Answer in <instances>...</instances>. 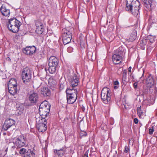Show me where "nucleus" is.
<instances>
[{
    "label": "nucleus",
    "mask_w": 157,
    "mask_h": 157,
    "mask_svg": "<svg viewBox=\"0 0 157 157\" xmlns=\"http://www.w3.org/2000/svg\"><path fill=\"white\" fill-rule=\"evenodd\" d=\"M17 83L16 79L15 78H11L8 83V86H17Z\"/></svg>",
    "instance_id": "b1692460"
},
{
    "label": "nucleus",
    "mask_w": 157,
    "mask_h": 157,
    "mask_svg": "<svg viewBox=\"0 0 157 157\" xmlns=\"http://www.w3.org/2000/svg\"><path fill=\"white\" fill-rule=\"evenodd\" d=\"M146 83L148 86L151 87L154 84V81L152 76L149 75L146 79Z\"/></svg>",
    "instance_id": "4be33fe9"
},
{
    "label": "nucleus",
    "mask_w": 157,
    "mask_h": 157,
    "mask_svg": "<svg viewBox=\"0 0 157 157\" xmlns=\"http://www.w3.org/2000/svg\"><path fill=\"white\" fill-rule=\"evenodd\" d=\"M35 25L36 32L38 34H41L44 31V26L42 22L38 20H36Z\"/></svg>",
    "instance_id": "9d476101"
},
{
    "label": "nucleus",
    "mask_w": 157,
    "mask_h": 157,
    "mask_svg": "<svg viewBox=\"0 0 157 157\" xmlns=\"http://www.w3.org/2000/svg\"><path fill=\"white\" fill-rule=\"evenodd\" d=\"M92 55H93V53L91 52H90L89 53H88V56H89L90 55H91V56L92 57Z\"/></svg>",
    "instance_id": "a18cd8bd"
},
{
    "label": "nucleus",
    "mask_w": 157,
    "mask_h": 157,
    "mask_svg": "<svg viewBox=\"0 0 157 157\" xmlns=\"http://www.w3.org/2000/svg\"><path fill=\"white\" fill-rule=\"evenodd\" d=\"M8 87L9 92L11 94L14 95L17 93V86H13L10 87L8 86Z\"/></svg>",
    "instance_id": "5701e85b"
},
{
    "label": "nucleus",
    "mask_w": 157,
    "mask_h": 157,
    "mask_svg": "<svg viewBox=\"0 0 157 157\" xmlns=\"http://www.w3.org/2000/svg\"><path fill=\"white\" fill-rule=\"evenodd\" d=\"M131 69H132V68H131V67H130L128 68V71L129 73L131 72Z\"/></svg>",
    "instance_id": "de8ad7c7"
},
{
    "label": "nucleus",
    "mask_w": 157,
    "mask_h": 157,
    "mask_svg": "<svg viewBox=\"0 0 157 157\" xmlns=\"http://www.w3.org/2000/svg\"><path fill=\"white\" fill-rule=\"evenodd\" d=\"M25 138L23 135H20L16 140V145L19 147H21L26 145Z\"/></svg>",
    "instance_id": "1a4fd4ad"
},
{
    "label": "nucleus",
    "mask_w": 157,
    "mask_h": 157,
    "mask_svg": "<svg viewBox=\"0 0 157 157\" xmlns=\"http://www.w3.org/2000/svg\"><path fill=\"white\" fill-rule=\"evenodd\" d=\"M48 83L50 86L54 87L56 86V81L52 78H49L48 80Z\"/></svg>",
    "instance_id": "2f4dec72"
},
{
    "label": "nucleus",
    "mask_w": 157,
    "mask_h": 157,
    "mask_svg": "<svg viewBox=\"0 0 157 157\" xmlns=\"http://www.w3.org/2000/svg\"><path fill=\"white\" fill-rule=\"evenodd\" d=\"M110 94L107 88H104L101 92V98L102 101L105 104H107L110 100Z\"/></svg>",
    "instance_id": "6e6552de"
},
{
    "label": "nucleus",
    "mask_w": 157,
    "mask_h": 157,
    "mask_svg": "<svg viewBox=\"0 0 157 157\" xmlns=\"http://www.w3.org/2000/svg\"><path fill=\"white\" fill-rule=\"evenodd\" d=\"M70 49H72V48L71 47H70V48H68L67 50L69 52V50H70Z\"/></svg>",
    "instance_id": "8fccbe9b"
},
{
    "label": "nucleus",
    "mask_w": 157,
    "mask_h": 157,
    "mask_svg": "<svg viewBox=\"0 0 157 157\" xmlns=\"http://www.w3.org/2000/svg\"><path fill=\"white\" fill-rule=\"evenodd\" d=\"M141 106L140 107H138L137 108V113L140 117H141V116L143 115V112L142 110L141 109Z\"/></svg>",
    "instance_id": "f704fd0d"
},
{
    "label": "nucleus",
    "mask_w": 157,
    "mask_h": 157,
    "mask_svg": "<svg viewBox=\"0 0 157 157\" xmlns=\"http://www.w3.org/2000/svg\"><path fill=\"white\" fill-rule=\"evenodd\" d=\"M70 81L71 86L75 87L78 85L79 82V78L76 75H75L71 78Z\"/></svg>",
    "instance_id": "2eb2a0df"
},
{
    "label": "nucleus",
    "mask_w": 157,
    "mask_h": 157,
    "mask_svg": "<svg viewBox=\"0 0 157 157\" xmlns=\"http://www.w3.org/2000/svg\"><path fill=\"white\" fill-rule=\"evenodd\" d=\"M126 10L130 11L134 15H137L140 6L137 0H126Z\"/></svg>",
    "instance_id": "f257e3e1"
},
{
    "label": "nucleus",
    "mask_w": 157,
    "mask_h": 157,
    "mask_svg": "<svg viewBox=\"0 0 157 157\" xmlns=\"http://www.w3.org/2000/svg\"><path fill=\"white\" fill-rule=\"evenodd\" d=\"M133 86L135 89H136L138 85V83L137 82H135L133 84Z\"/></svg>",
    "instance_id": "79ce46f5"
},
{
    "label": "nucleus",
    "mask_w": 157,
    "mask_h": 157,
    "mask_svg": "<svg viewBox=\"0 0 157 157\" xmlns=\"http://www.w3.org/2000/svg\"><path fill=\"white\" fill-rule=\"evenodd\" d=\"M35 154L33 151L28 149L24 155V157H35Z\"/></svg>",
    "instance_id": "393cba45"
},
{
    "label": "nucleus",
    "mask_w": 157,
    "mask_h": 157,
    "mask_svg": "<svg viewBox=\"0 0 157 157\" xmlns=\"http://www.w3.org/2000/svg\"><path fill=\"white\" fill-rule=\"evenodd\" d=\"M15 123V121L12 119H9L7 120L3 126V129L4 130H7L9 128L13 125Z\"/></svg>",
    "instance_id": "f8f14e48"
},
{
    "label": "nucleus",
    "mask_w": 157,
    "mask_h": 157,
    "mask_svg": "<svg viewBox=\"0 0 157 157\" xmlns=\"http://www.w3.org/2000/svg\"><path fill=\"white\" fill-rule=\"evenodd\" d=\"M77 96L67 95V102L68 104H72L76 101Z\"/></svg>",
    "instance_id": "aec40b11"
},
{
    "label": "nucleus",
    "mask_w": 157,
    "mask_h": 157,
    "mask_svg": "<svg viewBox=\"0 0 157 157\" xmlns=\"http://www.w3.org/2000/svg\"><path fill=\"white\" fill-rule=\"evenodd\" d=\"M118 87H119L118 86H114V88L115 89H117Z\"/></svg>",
    "instance_id": "09e8293b"
},
{
    "label": "nucleus",
    "mask_w": 157,
    "mask_h": 157,
    "mask_svg": "<svg viewBox=\"0 0 157 157\" xmlns=\"http://www.w3.org/2000/svg\"><path fill=\"white\" fill-rule=\"evenodd\" d=\"M146 102L147 101V105H153L155 102V100L153 98L151 99L147 98L146 100L145 101Z\"/></svg>",
    "instance_id": "473e14b6"
},
{
    "label": "nucleus",
    "mask_w": 157,
    "mask_h": 157,
    "mask_svg": "<svg viewBox=\"0 0 157 157\" xmlns=\"http://www.w3.org/2000/svg\"><path fill=\"white\" fill-rule=\"evenodd\" d=\"M66 147H62L59 150L54 149V152L55 155L60 157L64 155L66 152Z\"/></svg>",
    "instance_id": "dca6fc26"
},
{
    "label": "nucleus",
    "mask_w": 157,
    "mask_h": 157,
    "mask_svg": "<svg viewBox=\"0 0 157 157\" xmlns=\"http://www.w3.org/2000/svg\"><path fill=\"white\" fill-rule=\"evenodd\" d=\"M32 72L28 67L24 68L22 71L21 77L23 82L26 84L29 83L31 80Z\"/></svg>",
    "instance_id": "39448f33"
},
{
    "label": "nucleus",
    "mask_w": 157,
    "mask_h": 157,
    "mask_svg": "<svg viewBox=\"0 0 157 157\" xmlns=\"http://www.w3.org/2000/svg\"><path fill=\"white\" fill-rule=\"evenodd\" d=\"M74 87L71 86L69 88H67L66 90L67 95L77 96V90L73 88Z\"/></svg>",
    "instance_id": "a211bd4d"
},
{
    "label": "nucleus",
    "mask_w": 157,
    "mask_h": 157,
    "mask_svg": "<svg viewBox=\"0 0 157 157\" xmlns=\"http://www.w3.org/2000/svg\"><path fill=\"white\" fill-rule=\"evenodd\" d=\"M58 63V59L54 56H51L48 59V65L57 66Z\"/></svg>",
    "instance_id": "f3484780"
},
{
    "label": "nucleus",
    "mask_w": 157,
    "mask_h": 157,
    "mask_svg": "<svg viewBox=\"0 0 157 157\" xmlns=\"http://www.w3.org/2000/svg\"><path fill=\"white\" fill-rule=\"evenodd\" d=\"M127 70H124L123 71V73L122 74V82L123 84H125L126 82V75H127Z\"/></svg>",
    "instance_id": "7c9ffc66"
},
{
    "label": "nucleus",
    "mask_w": 157,
    "mask_h": 157,
    "mask_svg": "<svg viewBox=\"0 0 157 157\" xmlns=\"http://www.w3.org/2000/svg\"><path fill=\"white\" fill-rule=\"evenodd\" d=\"M88 151H86L83 157H88Z\"/></svg>",
    "instance_id": "a19ab883"
},
{
    "label": "nucleus",
    "mask_w": 157,
    "mask_h": 157,
    "mask_svg": "<svg viewBox=\"0 0 157 157\" xmlns=\"http://www.w3.org/2000/svg\"><path fill=\"white\" fill-rule=\"evenodd\" d=\"M123 49V48L121 47L119 48L116 50L115 53L113 55L112 60L114 64H118L121 62Z\"/></svg>",
    "instance_id": "423d86ee"
},
{
    "label": "nucleus",
    "mask_w": 157,
    "mask_h": 157,
    "mask_svg": "<svg viewBox=\"0 0 157 157\" xmlns=\"http://www.w3.org/2000/svg\"><path fill=\"white\" fill-rule=\"evenodd\" d=\"M40 92L44 96H48L50 94V90L47 87L41 88Z\"/></svg>",
    "instance_id": "412c9836"
},
{
    "label": "nucleus",
    "mask_w": 157,
    "mask_h": 157,
    "mask_svg": "<svg viewBox=\"0 0 157 157\" xmlns=\"http://www.w3.org/2000/svg\"><path fill=\"white\" fill-rule=\"evenodd\" d=\"M72 30V29H71ZM63 36V42L64 45L69 43L71 41L72 34L71 33L72 31L71 29L68 28V29H64L62 30Z\"/></svg>",
    "instance_id": "0eeeda50"
},
{
    "label": "nucleus",
    "mask_w": 157,
    "mask_h": 157,
    "mask_svg": "<svg viewBox=\"0 0 157 157\" xmlns=\"http://www.w3.org/2000/svg\"><path fill=\"white\" fill-rule=\"evenodd\" d=\"M148 38L145 39L140 41V45L143 49L145 48V46L148 42Z\"/></svg>",
    "instance_id": "cd10ccee"
},
{
    "label": "nucleus",
    "mask_w": 157,
    "mask_h": 157,
    "mask_svg": "<svg viewBox=\"0 0 157 157\" xmlns=\"http://www.w3.org/2000/svg\"><path fill=\"white\" fill-rule=\"evenodd\" d=\"M134 122L136 124H137L138 122V119L136 118H135L134 119Z\"/></svg>",
    "instance_id": "37998d69"
},
{
    "label": "nucleus",
    "mask_w": 157,
    "mask_h": 157,
    "mask_svg": "<svg viewBox=\"0 0 157 157\" xmlns=\"http://www.w3.org/2000/svg\"><path fill=\"white\" fill-rule=\"evenodd\" d=\"M80 135L81 136H86V132L85 131H82L80 133Z\"/></svg>",
    "instance_id": "4c0bfd02"
},
{
    "label": "nucleus",
    "mask_w": 157,
    "mask_h": 157,
    "mask_svg": "<svg viewBox=\"0 0 157 157\" xmlns=\"http://www.w3.org/2000/svg\"><path fill=\"white\" fill-rule=\"evenodd\" d=\"M145 6L149 10H151L155 6L152 3V0H142Z\"/></svg>",
    "instance_id": "6ab92c4d"
},
{
    "label": "nucleus",
    "mask_w": 157,
    "mask_h": 157,
    "mask_svg": "<svg viewBox=\"0 0 157 157\" xmlns=\"http://www.w3.org/2000/svg\"><path fill=\"white\" fill-rule=\"evenodd\" d=\"M21 25V23L16 18H11L9 20L8 27L10 30L13 33H16L19 31Z\"/></svg>",
    "instance_id": "7ed1b4c3"
},
{
    "label": "nucleus",
    "mask_w": 157,
    "mask_h": 157,
    "mask_svg": "<svg viewBox=\"0 0 157 157\" xmlns=\"http://www.w3.org/2000/svg\"><path fill=\"white\" fill-rule=\"evenodd\" d=\"M49 67L48 70L50 73L53 74L56 71L57 66L48 65Z\"/></svg>",
    "instance_id": "c85d7f7f"
},
{
    "label": "nucleus",
    "mask_w": 157,
    "mask_h": 157,
    "mask_svg": "<svg viewBox=\"0 0 157 157\" xmlns=\"http://www.w3.org/2000/svg\"><path fill=\"white\" fill-rule=\"evenodd\" d=\"M47 69L45 67V70L46 71H47Z\"/></svg>",
    "instance_id": "3c124183"
},
{
    "label": "nucleus",
    "mask_w": 157,
    "mask_h": 157,
    "mask_svg": "<svg viewBox=\"0 0 157 157\" xmlns=\"http://www.w3.org/2000/svg\"><path fill=\"white\" fill-rule=\"evenodd\" d=\"M24 112V107L23 105H20L17 110V112L18 115L23 114Z\"/></svg>",
    "instance_id": "a878e982"
},
{
    "label": "nucleus",
    "mask_w": 157,
    "mask_h": 157,
    "mask_svg": "<svg viewBox=\"0 0 157 157\" xmlns=\"http://www.w3.org/2000/svg\"><path fill=\"white\" fill-rule=\"evenodd\" d=\"M50 108V105L48 101H45L43 102L40 105L39 116H40L43 117L45 116L47 117L49 112Z\"/></svg>",
    "instance_id": "20e7f679"
},
{
    "label": "nucleus",
    "mask_w": 157,
    "mask_h": 157,
    "mask_svg": "<svg viewBox=\"0 0 157 157\" xmlns=\"http://www.w3.org/2000/svg\"><path fill=\"white\" fill-rule=\"evenodd\" d=\"M29 101L31 103H35L38 99V95L34 92H31L29 95Z\"/></svg>",
    "instance_id": "ddd939ff"
},
{
    "label": "nucleus",
    "mask_w": 157,
    "mask_h": 157,
    "mask_svg": "<svg viewBox=\"0 0 157 157\" xmlns=\"http://www.w3.org/2000/svg\"><path fill=\"white\" fill-rule=\"evenodd\" d=\"M81 108H82V111H83L84 112L85 110V107L84 106H82Z\"/></svg>",
    "instance_id": "49530a36"
},
{
    "label": "nucleus",
    "mask_w": 157,
    "mask_h": 157,
    "mask_svg": "<svg viewBox=\"0 0 157 157\" xmlns=\"http://www.w3.org/2000/svg\"><path fill=\"white\" fill-rule=\"evenodd\" d=\"M154 131L153 126H152L151 128L149 129V134L150 135L152 134Z\"/></svg>",
    "instance_id": "ea45409f"
},
{
    "label": "nucleus",
    "mask_w": 157,
    "mask_h": 157,
    "mask_svg": "<svg viewBox=\"0 0 157 157\" xmlns=\"http://www.w3.org/2000/svg\"><path fill=\"white\" fill-rule=\"evenodd\" d=\"M114 84L115 85L118 86V85L119 84V82L118 81H116L114 82Z\"/></svg>",
    "instance_id": "c03bdc74"
},
{
    "label": "nucleus",
    "mask_w": 157,
    "mask_h": 157,
    "mask_svg": "<svg viewBox=\"0 0 157 157\" xmlns=\"http://www.w3.org/2000/svg\"><path fill=\"white\" fill-rule=\"evenodd\" d=\"M66 82L64 79H60L59 81V85L60 90H63L65 86Z\"/></svg>",
    "instance_id": "bb28decb"
},
{
    "label": "nucleus",
    "mask_w": 157,
    "mask_h": 157,
    "mask_svg": "<svg viewBox=\"0 0 157 157\" xmlns=\"http://www.w3.org/2000/svg\"><path fill=\"white\" fill-rule=\"evenodd\" d=\"M150 37H151L150 38L148 39V42L150 41L151 43H153L155 40L153 36H150Z\"/></svg>",
    "instance_id": "e433bc0d"
},
{
    "label": "nucleus",
    "mask_w": 157,
    "mask_h": 157,
    "mask_svg": "<svg viewBox=\"0 0 157 157\" xmlns=\"http://www.w3.org/2000/svg\"><path fill=\"white\" fill-rule=\"evenodd\" d=\"M27 150H28L26 149L25 148H22L20 150L19 152L24 157V155H25V154Z\"/></svg>",
    "instance_id": "72a5a7b5"
},
{
    "label": "nucleus",
    "mask_w": 157,
    "mask_h": 157,
    "mask_svg": "<svg viewBox=\"0 0 157 157\" xmlns=\"http://www.w3.org/2000/svg\"><path fill=\"white\" fill-rule=\"evenodd\" d=\"M36 50V48L33 46L26 47L23 50V51L27 55H31L35 52Z\"/></svg>",
    "instance_id": "9b49d317"
},
{
    "label": "nucleus",
    "mask_w": 157,
    "mask_h": 157,
    "mask_svg": "<svg viewBox=\"0 0 157 157\" xmlns=\"http://www.w3.org/2000/svg\"><path fill=\"white\" fill-rule=\"evenodd\" d=\"M39 116V115H36L35 116L36 127L39 132H44L47 129L46 124L47 122L44 117H43L40 116Z\"/></svg>",
    "instance_id": "f03ea898"
},
{
    "label": "nucleus",
    "mask_w": 157,
    "mask_h": 157,
    "mask_svg": "<svg viewBox=\"0 0 157 157\" xmlns=\"http://www.w3.org/2000/svg\"><path fill=\"white\" fill-rule=\"evenodd\" d=\"M136 31H133L129 37L130 41H132L134 40L136 38Z\"/></svg>",
    "instance_id": "c756f323"
},
{
    "label": "nucleus",
    "mask_w": 157,
    "mask_h": 157,
    "mask_svg": "<svg viewBox=\"0 0 157 157\" xmlns=\"http://www.w3.org/2000/svg\"><path fill=\"white\" fill-rule=\"evenodd\" d=\"M129 149V146H127L126 145L125 146L124 149V152L126 153L128 152V151Z\"/></svg>",
    "instance_id": "58836bf2"
},
{
    "label": "nucleus",
    "mask_w": 157,
    "mask_h": 157,
    "mask_svg": "<svg viewBox=\"0 0 157 157\" xmlns=\"http://www.w3.org/2000/svg\"><path fill=\"white\" fill-rule=\"evenodd\" d=\"M0 11L3 15L8 17L9 16L10 10L5 5L3 4L2 5L0 8Z\"/></svg>",
    "instance_id": "4468645a"
},
{
    "label": "nucleus",
    "mask_w": 157,
    "mask_h": 157,
    "mask_svg": "<svg viewBox=\"0 0 157 157\" xmlns=\"http://www.w3.org/2000/svg\"><path fill=\"white\" fill-rule=\"evenodd\" d=\"M144 71L143 70V74L142 75V76L140 78V82L143 83V82H144Z\"/></svg>",
    "instance_id": "c9c22d12"
}]
</instances>
